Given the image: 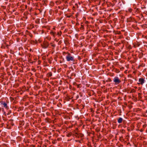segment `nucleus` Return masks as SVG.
I'll return each mask as SVG.
<instances>
[{
	"label": "nucleus",
	"instance_id": "1",
	"mask_svg": "<svg viewBox=\"0 0 147 147\" xmlns=\"http://www.w3.org/2000/svg\"><path fill=\"white\" fill-rule=\"evenodd\" d=\"M66 59L67 61H74V57L71 56V54L69 53H67V55L66 56Z\"/></svg>",
	"mask_w": 147,
	"mask_h": 147
},
{
	"label": "nucleus",
	"instance_id": "2",
	"mask_svg": "<svg viewBox=\"0 0 147 147\" xmlns=\"http://www.w3.org/2000/svg\"><path fill=\"white\" fill-rule=\"evenodd\" d=\"M41 45L42 48L46 49L49 46V44L47 41H44L43 42L42 44Z\"/></svg>",
	"mask_w": 147,
	"mask_h": 147
},
{
	"label": "nucleus",
	"instance_id": "3",
	"mask_svg": "<svg viewBox=\"0 0 147 147\" xmlns=\"http://www.w3.org/2000/svg\"><path fill=\"white\" fill-rule=\"evenodd\" d=\"M113 80L116 84H118L121 82V81L117 77H115L114 78Z\"/></svg>",
	"mask_w": 147,
	"mask_h": 147
},
{
	"label": "nucleus",
	"instance_id": "4",
	"mask_svg": "<svg viewBox=\"0 0 147 147\" xmlns=\"http://www.w3.org/2000/svg\"><path fill=\"white\" fill-rule=\"evenodd\" d=\"M139 83H138V84H140L142 85L144 83L145 80L143 78H140L139 79Z\"/></svg>",
	"mask_w": 147,
	"mask_h": 147
},
{
	"label": "nucleus",
	"instance_id": "5",
	"mask_svg": "<svg viewBox=\"0 0 147 147\" xmlns=\"http://www.w3.org/2000/svg\"><path fill=\"white\" fill-rule=\"evenodd\" d=\"M1 104L3 105V107L6 109H9L8 107L7 106V105L6 102L2 101L1 102Z\"/></svg>",
	"mask_w": 147,
	"mask_h": 147
},
{
	"label": "nucleus",
	"instance_id": "6",
	"mask_svg": "<svg viewBox=\"0 0 147 147\" xmlns=\"http://www.w3.org/2000/svg\"><path fill=\"white\" fill-rule=\"evenodd\" d=\"M74 136L78 138H79L80 137H82L83 136V135L82 134H78L77 133H76L74 134Z\"/></svg>",
	"mask_w": 147,
	"mask_h": 147
},
{
	"label": "nucleus",
	"instance_id": "7",
	"mask_svg": "<svg viewBox=\"0 0 147 147\" xmlns=\"http://www.w3.org/2000/svg\"><path fill=\"white\" fill-rule=\"evenodd\" d=\"M9 45L6 44L5 45H2L1 47V48L2 49H5L6 48L7 49H9Z\"/></svg>",
	"mask_w": 147,
	"mask_h": 147
},
{
	"label": "nucleus",
	"instance_id": "8",
	"mask_svg": "<svg viewBox=\"0 0 147 147\" xmlns=\"http://www.w3.org/2000/svg\"><path fill=\"white\" fill-rule=\"evenodd\" d=\"M123 119L121 117H119L117 120V122L119 123H120L122 122Z\"/></svg>",
	"mask_w": 147,
	"mask_h": 147
},
{
	"label": "nucleus",
	"instance_id": "9",
	"mask_svg": "<svg viewBox=\"0 0 147 147\" xmlns=\"http://www.w3.org/2000/svg\"><path fill=\"white\" fill-rule=\"evenodd\" d=\"M52 75V74L51 72H50L48 73L47 74V76L48 77H50Z\"/></svg>",
	"mask_w": 147,
	"mask_h": 147
},
{
	"label": "nucleus",
	"instance_id": "10",
	"mask_svg": "<svg viewBox=\"0 0 147 147\" xmlns=\"http://www.w3.org/2000/svg\"><path fill=\"white\" fill-rule=\"evenodd\" d=\"M50 34L53 35L54 37H55V34L56 32L53 31H51L50 32Z\"/></svg>",
	"mask_w": 147,
	"mask_h": 147
},
{
	"label": "nucleus",
	"instance_id": "11",
	"mask_svg": "<svg viewBox=\"0 0 147 147\" xmlns=\"http://www.w3.org/2000/svg\"><path fill=\"white\" fill-rule=\"evenodd\" d=\"M143 54L141 52L139 54V57L140 58H141L143 56Z\"/></svg>",
	"mask_w": 147,
	"mask_h": 147
},
{
	"label": "nucleus",
	"instance_id": "12",
	"mask_svg": "<svg viewBox=\"0 0 147 147\" xmlns=\"http://www.w3.org/2000/svg\"><path fill=\"white\" fill-rule=\"evenodd\" d=\"M72 135V133L71 132H70L69 133H68L67 135V136L69 137H70Z\"/></svg>",
	"mask_w": 147,
	"mask_h": 147
},
{
	"label": "nucleus",
	"instance_id": "13",
	"mask_svg": "<svg viewBox=\"0 0 147 147\" xmlns=\"http://www.w3.org/2000/svg\"><path fill=\"white\" fill-rule=\"evenodd\" d=\"M84 26L82 25H81V27L80 28V29L81 30H84Z\"/></svg>",
	"mask_w": 147,
	"mask_h": 147
},
{
	"label": "nucleus",
	"instance_id": "14",
	"mask_svg": "<svg viewBox=\"0 0 147 147\" xmlns=\"http://www.w3.org/2000/svg\"><path fill=\"white\" fill-rule=\"evenodd\" d=\"M107 82H112V80L110 78H108L107 80L106 81Z\"/></svg>",
	"mask_w": 147,
	"mask_h": 147
},
{
	"label": "nucleus",
	"instance_id": "15",
	"mask_svg": "<svg viewBox=\"0 0 147 147\" xmlns=\"http://www.w3.org/2000/svg\"><path fill=\"white\" fill-rule=\"evenodd\" d=\"M62 34V32L61 31H60L59 32H58L57 33V35L58 36H61Z\"/></svg>",
	"mask_w": 147,
	"mask_h": 147
},
{
	"label": "nucleus",
	"instance_id": "16",
	"mask_svg": "<svg viewBox=\"0 0 147 147\" xmlns=\"http://www.w3.org/2000/svg\"><path fill=\"white\" fill-rule=\"evenodd\" d=\"M116 34H121V32L119 31H117L116 32Z\"/></svg>",
	"mask_w": 147,
	"mask_h": 147
},
{
	"label": "nucleus",
	"instance_id": "17",
	"mask_svg": "<svg viewBox=\"0 0 147 147\" xmlns=\"http://www.w3.org/2000/svg\"><path fill=\"white\" fill-rule=\"evenodd\" d=\"M11 113V111L10 110H9L8 111V112L7 113V115H9Z\"/></svg>",
	"mask_w": 147,
	"mask_h": 147
},
{
	"label": "nucleus",
	"instance_id": "18",
	"mask_svg": "<svg viewBox=\"0 0 147 147\" xmlns=\"http://www.w3.org/2000/svg\"><path fill=\"white\" fill-rule=\"evenodd\" d=\"M68 53V52H63V55H65L66 54H67Z\"/></svg>",
	"mask_w": 147,
	"mask_h": 147
},
{
	"label": "nucleus",
	"instance_id": "19",
	"mask_svg": "<svg viewBox=\"0 0 147 147\" xmlns=\"http://www.w3.org/2000/svg\"><path fill=\"white\" fill-rule=\"evenodd\" d=\"M125 130L123 129H122V130L121 131V132L122 133V134H124L125 133Z\"/></svg>",
	"mask_w": 147,
	"mask_h": 147
},
{
	"label": "nucleus",
	"instance_id": "20",
	"mask_svg": "<svg viewBox=\"0 0 147 147\" xmlns=\"http://www.w3.org/2000/svg\"><path fill=\"white\" fill-rule=\"evenodd\" d=\"M129 81L130 82L131 84H132L133 82L132 80H129Z\"/></svg>",
	"mask_w": 147,
	"mask_h": 147
},
{
	"label": "nucleus",
	"instance_id": "21",
	"mask_svg": "<svg viewBox=\"0 0 147 147\" xmlns=\"http://www.w3.org/2000/svg\"><path fill=\"white\" fill-rule=\"evenodd\" d=\"M51 46L54 47H55L56 46V45L55 44H53L51 45Z\"/></svg>",
	"mask_w": 147,
	"mask_h": 147
},
{
	"label": "nucleus",
	"instance_id": "22",
	"mask_svg": "<svg viewBox=\"0 0 147 147\" xmlns=\"http://www.w3.org/2000/svg\"><path fill=\"white\" fill-rule=\"evenodd\" d=\"M129 11L131 12V11H132V9H131V8H129Z\"/></svg>",
	"mask_w": 147,
	"mask_h": 147
},
{
	"label": "nucleus",
	"instance_id": "23",
	"mask_svg": "<svg viewBox=\"0 0 147 147\" xmlns=\"http://www.w3.org/2000/svg\"><path fill=\"white\" fill-rule=\"evenodd\" d=\"M79 97V96L78 94L76 95V99H78Z\"/></svg>",
	"mask_w": 147,
	"mask_h": 147
},
{
	"label": "nucleus",
	"instance_id": "24",
	"mask_svg": "<svg viewBox=\"0 0 147 147\" xmlns=\"http://www.w3.org/2000/svg\"><path fill=\"white\" fill-rule=\"evenodd\" d=\"M3 111V115H4L5 116H6V114L5 112L4 111Z\"/></svg>",
	"mask_w": 147,
	"mask_h": 147
},
{
	"label": "nucleus",
	"instance_id": "25",
	"mask_svg": "<svg viewBox=\"0 0 147 147\" xmlns=\"http://www.w3.org/2000/svg\"><path fill=\"white\" fill-rule=\"evenodd\" d=\"M75 141L76 142H78L79 143H80V141L79 140H76Z\"/></svg>",
	"mask_w": 147,
	"mask_h": 147
},
{
	"label": "nucleus",
	"instance_id": "26",
	"mask_svg": "<svg viewBox=\"0 0 147 147\" xmlns=\"http://www.w3.org/2000/svg\"><path fill=\"white\" fill-rule=\"evenodd\" d=\"M47 38L48 39V40H50L51 39V37H47Z\"/></svg>",
	"mask_w": 147,
	"mask_h": 147
},
{
	"label": "nucleus",
	"instance_id": "27",
	"mask_svg": "<svg viewBox=\"0 0 147 147\" xmlns=\"http://www.w3.org/2000/svg\"><path fill=\"white\" fill-rule=\"evenodd\" d=\"M10 98H11V100H14V98H13L12 97H10Z\"/></svg>",
	"mask_w": 147,
	"mask_h": 147
},
{
	"label": "nucleus",
	"instance_id": "28",
	"mask_svg": "<svg viewBox=\"0 0 147 147\" xmlns=\"http://www.w3.org/2000/svg\"><path fill=\"white\" fill-rule=\"evenodd\" d=\"M40 63H41V61L40 60H39L38 61V64H40Z\"/></svg>",
	"mask_w": 147,
	"mask_h": 147
},
{
	"label": "nucleus",
	"instance_id": "29",
	"mask_svg": "<svg viewBox=\"0 0 147 147\" xmlns=\"http://www.w3.org/2000/svg\"><path fill=\"white\" fill-rule=\"evenodd\" d=\"M53 42H51L50 43V44H51V45H52V44H53Z\"/></svg>",
	"mask_w": 147,
	"mask_h": 147
},
{
	"label": "nucleus",
	"instance_id": "30",
	"mask_svg": "<svg viewBox=\"0 0 147 147\" xmlns=\"http://www.w3.org/2000/svg\"><path fill=\"white\" fill-rule=\"evenodd\" d=\"M141 93H138V96H139L140 95H141Z\"/></svg>",
	"mask_w": 147,
	"mask_h": 147
},
{
	"label": "nucleus",
	"instance_id": "31",
	"mask_svg": "<svg viewBox=\"0 0 147 147\" xmlns=\"http://www.w3.org/2000/svg\"><path fill=\"white\" fill-rule=\"evenodd\" d=\"M79 85H80V84H79V85H77V87H78V88H79Z\"/></svg>",
	"mask_w": 147,
	"mask_h": 147
},
{
	"label": "nucleus",
	"instance_id": "32",
	"mask_svg": "<svg viewBox=\"0 0 147 147\" xmlns=\"http://www.w3.org/2000/svg\"><path fill=\"white\" fill-rule=\"evenodd\" d=\"M123 138V137L121 136V137H120V139H122Z\"/></svg>",
	"mask_w": 147,
	"mask_h": 147
},
{
	"label": "nucleus",
	"instance_id": "33",
	"mask_svg": "<svg viewBox=\"0 0 147 147\" xmlns=\"http://www.w3.org/2000/svg\"><path fill=\"white\" fill-rule=\"evenodd\" d=\"M34 68H33V69H32V70H34Z\"/></svg>",
	"mask_w": 147,
	"mask_h": 147
},
{
	"label": "nucleus",
	"instance_id": "34",
	"mask_svg": "<svg viewBox=\"0 0 147 147\" xmlns=\"http://www.w3.org/2000/svg\"><path fill=\"white\" fill-rule=\"evenodd\" d=\"M146 32L147 33V30L146 31Z\"/></svg>",
	"mask_w": 147,
	"mask_h": 147
},
{
	"label": "nucleus",
	"instance_id": "35",
	"mask_svg": "<svg viewBox=\"0 0 147 147\" xmlns=\"http://www.w3.org/2000/svg\"><path fill=\"white\" fill-rule=\"evenodd\" d=\"M146 94H147V92H146Z\"/></svg>",
	"mask_w": 147,
	"mask_h": 147
},
{
	"label": "nucleus",
	"instance_id": "36",
	"mask_svg": "<svg viewBox=\"0 0 147 147\" xmlns=\"http://www.w3.org/2000/svg\"><path fill=\"white\" fill-rule=\"evenodd\" d=\"M88 33V32H87L86 34H87V33Z\"/></svg>",
	"mask_w": 147,
	"mask_h": 147
},
{
	"label": "nucleus",
	"instance_id": "37",
	"mask_svg": "<svg viewBox=\"0 0 147 147\" xmlns=\"http://www.w3.org/2000/svg\"><path fill=\"white\" fill-rule=\"evenodd\" d=\"M36 1H38V0H36Z\"/></svg>",
	"mask_w": 147,
	"mask_h": 147
},
{
	"label": "nucleus",
	"instance_id": "38",
	"mask_svg": "<svg viewBox=\"0 0 147 147\" xmlns=\"http://www.w3.org/2000/svg\"><path fill=\"white\" fill-rule=\"evenodd\" d=\"M1 65V63L0 62V65Z\"/></svg>",
	"mask_w": 147,
	"mask_h": 147
},
{
	"label": "nucleus",
	"instance_id": "39",
	"mask_svg": "<svg viewBox=\"0 0 147 147\" xmlns=\"http://www.w3.org/2000/svg\"><path fill=\"white\" fill-rule=\"evenodd\" d=\"M67 1H69V0H67Z\"/></svg>",
	"mask_w": 147,
	"mask_h": 147
}]
</instances>
